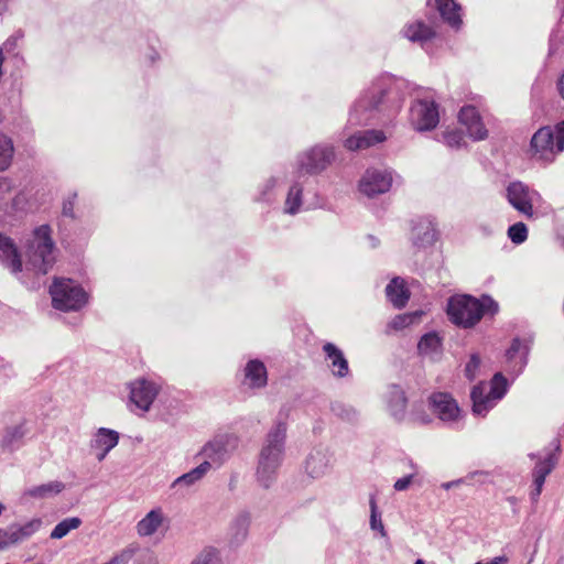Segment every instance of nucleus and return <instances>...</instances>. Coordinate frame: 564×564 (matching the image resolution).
Segmentation results:
<instances>
[{"label": "nucleus", "mask_w": 564, "mask_h": 564, "mask_svg": "<svg viewBox=\"0 0 564 564\" xmlns=\"http://www.w3.org/2000/svg\"><path fill=\"white\" fill-rule=\"evenodd\" d=\"M528 356L529 346L523 344L520 338H513L506 351L508 370L514 376L520 375L528 364Z\"/></svg>", "instance_id": "18"}, {"label": "nucleus", "mask_w": 564, "mask_h": 564, "mask_svg": "<svg viewBox=\"0 0 564 564\" xmlns=\"http://www.w3.org/2000/svg\"><path fill=\"white\" fill-rule=\"evenodd\" d=\"M93 449L97 452L96 458L98 459V462H102L106 458V456L108 455V453L110 452V451H105L102 448H93Z\"/></svg>", "instance_id": "53"}, {"label": "nucleus", "mask_w": 564, "mask_h": 564, "mask_svg": "<svg viewBox=\"0 0 564 564\" xmlns=\"http://www.w3.org/2000/svg\"><path fill=\"white\" fill-rule=\"evenodd\" d=\"M251 518L247 511H240L231 521L229 527V536L232 544L242 543L249 531Z\"/></svg>", "instance_id": "26"}, {"label": "nucleus", "mask_w": 564, "mask_h": 564, "mask_svg": "<svg viewBox=\"0 0 564 564\" xmlns=\"http://www.w3.org/2000/svg\"><path fill=\"white\" fill-rule=\"evenodd\" d=\"M40 527L41 520L33 519L25 524L13 523L6 529H0V550L30 538Z\"/></svg>", "instance_id": "13"}, {"label": "nucleus", "mask_w": 564, "mask_h": 564, "mask_svg": "<svg viewBox=\"0 0 564 564\" xmlns=\"http://www.w3.org/2000/svg\"><path fill=\"white\" fill-rule=\"evenodd\" d=\"M326 359L330 362L332 373L336 378H345L349 375V365L344 352L333 343L323 346Z\"/></svg>", "instance_id": "23"}, {"label": "nucleus", "mask_w": 564, "mask_h": 564, "mask_svg": "<svg viewBox=\"0 0 564 564\" xmlns=\"http://www.w3.org/2000/svg\"><path fill=\"white\" fill-rule=\"evenodd\" d=\"M384 139V133L380 130H359L349 135L344 145L350 151H357L381 143Z\"/></svg>", "instance_id": "20"}, {"label": "nucleus", "mask_w": 564, "mask_h": 564, "mask_svg": "<svg viewBox=\"0 0 564 564\" xmlns=\"http://www.w3.org/2000/svg\"><path fill=\"white\" fill-rule=\"evenodd\" d=\"M50 294L53 307L61 311H78L87 302V293L72 279H55Z\"/></svg>", "instance_id": "6"}, {"label": "nucleus", "mask_w": 564, "mask_h": 564, "mask_svg": "<svg viewBox=\"0 0 564 564\" xmlns=\"http://www.w3.org/2000/svg\"><path fill=\"white\" fill-rule=\"evenodd\" d=\"M0 262L13 274L21 272L22 262L13 241L0 234Z\"/></svg>", "instance_id": "24"}, {"label": "nucleus", "mask_w": 564, "mask_h": 564, "mask_svg": "<svg viewBox=\"0 0 564 564\" xmlns=\"http://www.w3.org/2000/svg\"><path fill=\"white\" fill-rule=\"evenodd\" d=\"M435 6L445 22L452 28L459 29L462 19L459 14L460 7L454 0H434Z\"/></svg>", "instance_id": "29"}, {"label": "nucleus", "mask_w": 564, "mask_h": 564, "mask_svg": "<svg viewBox=\"0 0 564 564\" xmlns=\"http://www.w3.org/2000/svg\"><path fill=\"white\" fill-rule=\"evenodd\" d=\"M507 563H508V557L505 555H501V556H496L490 562H487V563L477 562L475 564H507Z\"/></svg>", "instance_id": "52"}, {"label": "nucleus", "mask_w": 564, "mask_h": 564, "mask_svg": "<svg viewBox=\"0 0 564 564\" xmlns=\"http://www.w3.org/2000/svg\"><path fill=\"white\" fill-rule=\"evenodd\" d=\"M410 121L417 131H430L440 121L437 105L433 100L417 99L410 108Z\"/></svg>", "instance_id": "8"}, {"label": "nucleus", "mask_w": 564, "mask_h": 564, "mask_svg": "<svg viewBox=\"0 0 564 564\" xmlns=\"http://www.w3.org/2000/svg\"><path fill=\"white\" fill-rule=\"evenodd\" d=\"M412 479H413V475H408L405 477H402L394 482L393 488L397 491H403L409 488L410 484L412 482Z\"/></svg>", "instance_id": "49"}, {"label": "nucleus", "mask_w": 564, "mask_h": 564, "mask_svg": "<svg viewBox=\"0 0 564 564\" xmlns=\"http://www.w3.org/2000/svg\"><path fill=\"white\" fill-rule=\"evenodd\" d=\"M53 250L54 242L51 238L50 227L47 225L40 226L26 242V269L35 273L46 274L55 261Z\"/></svg>", "instance_id": "4"}, {"label": "nucleus", "mask_w": 564, "mask_h": 564, "mask_svg": "<svg viewBox=\"0 0 564 564\" xmlns=\"http://www.w3.org/2000/svg\"><path fill=\"white\" fill-rule=\"evenodd\" d=\"M335 152L332 147L316 145L297 160L296 177L323 172L334 161Z\"/></svg>", "instance_id": "7"}, {"label": "nucleus", "mask_w": 564, "mask_h": 564, "mask_svg": "<svg viewBox=\"0 0 564 564\" xmlns=\"http://www.w3.org/2000/svg\"><path fill=\"white\" fill-rule=\"evenodd\" d=\"M414 564H424L422 560H417Z\"/></svg>", "instance_id": "59"}, {"label": "nucleus", "mask_w": 564, "mask_h": 564, "mask_svg": "<svg viewBox=\"0 0 564 564\" xmlns=\"http://www.w3.org/2000/svg\"><path fill=\"white\" fill-rule=\"evenodd\" d=\"M235 443L236 440L231 435H217L203 446L197 456H202L203 462H210V467L213 465L220 466L228 458Z\"/></svg>", "instance_id": "11"}, {"label": "nucleus", "mask_w": 564, "mask_h": 564, "mask_svg": "<svg viewBox=\"0 0 564 564\" xmlns=\"http://www.w3.org/2000/svg\"><path fill=\"white\" fill-rule=\"evenodd\" d=\"M163 522L161 509H153L147 513L137 524V532L140 536H150L156 532Z\"/></svg>", "instance_id": "31"}, {"label": "nucleus", "mask_w": 564, "mask_h": 564, "mask_svg": "<svg viewBox=\"0 0 564 564\" xmlns=\"http://www.w3.org/2000/svg\"><path fill=\"white\" fill-rule=\"evenodd\" d=\"M209 469L210 462H202L197 467L176 478L172 484V488L191 487L200 480Z\"/></svg>", "instance_id": "32"}, {"label": "nucleus", "mask_w": 564, "mask_h": 564, "mask_svg": "<svg viewBox=\"0 0 564 564\" xmlns=\"http://www.w3.org/2000/svg\"><path fill=\"white\" fill-rule=\"evenodd\" d=\"M276 184V180L274 177H270L265 184H264V188L263 191L261 192V195L259 197L260 200H268V197H267V194L269 191H271Z\"/></svg>", "instance_id": "51"}, {"label": "nucleus", "mask_w": 564, "mask_h": 564, "mask_svg": "<svg viewBox=\"0 0 564 564\" xmlns=\"http://www.w3.org/2000/svg\"><path fill=\"white\" fill-rule=\"evenodd\" d=\"M129 545L137 546V551L134 553L135 560L134 564H156V557L154 552L148 547H141L139 543H130Z\"/></svg>", "instance_id": "42"}, {"label": "nucleus", "mask_w": 564, "mask_h": 564, "mask_svg": "<svg viewBox=\"0 0 564 564\" xmlns=\"http://www.w3.org/2000/svg\"><path fill=\"white\" fill-rule=\"evenodd\" d=\"M443 138L451 148H459L464 141L463 132L459 130H447L444 132Z\"/></svg>", "instance_id": "44"}, {"label": "nucleus", "mask_w": 564, "mask_h": 564, "mask_svg": "<svg viewBox=\"0 0 564 564\" xmlns=\"http://www.w3.org/2000/svg\"><path fill=\"white\" fill-rule=\"evenodd\" d=\"M557 88H558L560 95L564 99V74L560 77V79L557 82Z\"/></svg>", "instance_id": "54"}, {"label": "nucleus", "mask_w": 564, "mask_h": 564, "mask_svg": "<svg viewBox=\"0 0 564 564\" xmlns=\"http://www.w3.org/2000/svg\"><path fill=\"white\" fill-rule=\"evenodd\" d=\"M551 445L553 446V451L549 452L543 459H540L534 469H533V477H534V486H535V492H533L534 496H540L542 491V487L545 482V478L551 471L554 469L555 465L557 464V453L560 452L561 444L558 440H554Z\"/></svg>", "instance_id": "15"}, {"label": "nucleus", "mask_w": 564, "mask_h": 564, "mask_svg": "<svg viewBox=\"0 0 564 564\" xmlns=\"http://www.w3.org/2000/svg\"><path fill=\"white\" fill-rule=\"evenodd\" d=\"M330 454L327 449L315 448L305 462V470L312 478L324 476L330 467Z\"/></svg>", "instance_id": "22"}, {"label": "nucleus", "mask_w": 564, "mask_h": 564, "mask_svg": "<svg viewBox=\"0 0 564 564\" xmlns=\"http://www.w3.org/2000/svg\"><path fill=\"white\" fill-rule=\"evenodd\" d=\"M7 10V0H0V14Z\"/></svg>", "instance_id": "57"}, {"label": "nucleus", "mask_w": 564, "mask_h": 564, "mask_svg": "<svg viewBox=\"0 0 564 564\" xmlns=\"http://www.w3.org/2000/svg\"><path fill=\"white\" fill-rule=\"evenodd\" d=\"M301 178L296 177L293 185L290 187L286 200H285V212L294 215L299 212L302 204V192L303 187L300 182Z\"/></svg>", "instance_id": "35"}, {"label": "nucleus", "mask_w": 564, "mask_h": 564, "mask_svg": "<svg viewBox=\"0 0 564 564\" xmlns=\"http://www.w3.org/2000/svg\"><path fill=\"white\" fill-rule=\"evenodd\" d=\"M13 187L14 184L10 178L0 176V197H3L6 194L11 192Z\"/></svg>", "instance_id": "50"}, {"label": "nucleus", "mask_w": 564, "mask_h": 564, "mask_svg": "<svg viewBox=\"0 0 564 564\" xmlns=\"http://www.w3.org/2000/svg\"><path fill=\"white\" fill-rule=\"evenodd\" d=\"M498 311L499 305L491 296L482 295L477 299L468 294L451 296L446 308L449 321L463 328H471L486 314L494 316Z\"/></svg>", "instance_id": "3"}, {"label": "nucleus", "mask_w": 564, "mask_h": 564, "mask_svg": "<svg viewBox=\"0 0 564 564\" xmlns=\"http://www.w3.org/2000/svg\"><path fill=\"white\" fill-rule=\"evenodd\" d=\"M386 294L388 300L397 308H402L406 305L410 299V292L405 286L403 279L395 276L393 278L386 288Z\"/></svg>", "instance_id": "25"}, {"label": "nucleus", "mask_w": 564, "mask_h": 564, "mask_svg": "<svg viewBox=\"0 0 564 564\" xmlns=\"http://www.w3.org/2000/svg\"><path fill=\"white\" fill-rule=\"evenodd\" d=\"M119 433L115 430L107 427H100L94 434L90 441V448H102L105 451H111L118 445Z\"/></svg>", "instance_id": "30"}, {"label": "nucleus", "mask_w": 564, "mask_h": 564, "mask_svg": "<svg viewBox=\"0 0 564 564\" xmlns=\"http://www.w3.org/2000/svg\"><path fill=\"white\" fill-rule=\"evenodd\" d=\"M442 346L441 338L436 333H427L423 335L417 344L421 355H432L440 351Z\"/></svg>", "instance_id": "38"}, {"label": "nucleus", "mask_w": 564, "mask_h": 564, "mask_svg": "<svg viewBox=\"0 0 564 564\" xmlns=\"http://www.w3.org/2000/svg\"><path fill=\"white\" fill-rule=\"evenodd\" d=\"M530 151L536 160L551 162L562 151H557L554 130L551 127L540 128L531 138Z\"/></svg>", "instance_id": "9"}, {"label": "nucleus", "mask_w": 564, "mask_h": 564, "mask_svg": "<svg viewBox=\"0 0 564 564\" xmlns=\"http://www.w3.org/2000/svg\"><path fill=\"white\" fill-rule=\"evenodd\" d=\"M430 404L442 421H455L459 416L460 410L457 402L446 392L433 393L430 397Z\"/></svg>", "instance_id": "16"}, {"label": "nucleus", "mask_w": 564, "mask_h": 564, "mask_svg": "<svg viewBox=\"0 0 564 564\" xmlns=\"http://www.w3.org/2000/svg\"><path fill=\"white\" fill-rule=\"evenodd\" d=\"M82 524V520L77 517L66 518L55 525L51 532V539H62L72 530L77 529Z\"/></svg>", "instance_id": "39"}, {"label": "nucleus", "mask_w": 564, "mask_h": 564, "mask_svg": "<svg viewBox=\"0 0 564 564\" xmlns=\"http://www.w3.org/2000/svg\"><path fill=\"white\" fill-rule=\"evenodd\" d=\"M330 411L337 419L344 422L355 423L358 421V411L352 405L346 404L341 401L332 402Z\"/></svg>", "instance_id": "36"}, {"label": "nucleus", "mask_w": 564, "mask_h": 564, "mask_svg": "<svg viewBox=\"0 0 564 564\" xmlns=\"http://www.w3.org/2000/svg\"><path fill=\"white\" fill-rule=\"evenodd\" d=\"M245 378L251 388H263L268 382L267 368L259 359L248 361L245 367Z\"/></svg>", "instance_id": "27"}, {"label": "nucleus", "mask_w": 564, "mask_h": 564, "mask_svg": "<svg viewBox=\"0 0 564 564\" xmlns=\"http://www.w3.org/2000/svg\"><path fill=\"white\" fill-rule=\"evenodd\" d=\"M192 564H216V554L213 550L203 551Z\"/></svg>", "instance_id": "45"}, {"label": "nucleus", "mask_w": 564, "mask_h": 564, "mask_svg": "<svg viewBox=\"0 0 564 564\" xmlns=\"http://www.w3.org/2000/svg\"><path fill=\"white\" fill-rule=\"evenodd\" d=\"M14 42L15 40L13 39H9L6 43H4V46L8 48V47H12L14 45Z\"/></svg>", "instance_id": "58"}, {"label": "nucleus", "mask_w": 564, "mask_h": 564, "mask_svg": "<svg viewBox=\"0 0 564 564\" xmlns=\"http://www.w3.org/2000/svg\"><path fill=\"white\" fill-rule=\"evenodd\" d=\"M286 423L278 420L269 431L259 453L257 479L259 484L269 488L276 478L285 452Z\"/></svg>", "instance_id": "2"}, {"label": "nucleus", "mask_w": 564, "mask_h": 564, "mask_svg": "<svg viewBox=\"0 0 564 564\" xmlns=\"http://www.w3.org/2000/svg\"><path fill=\"white\" fill-rule=\"evenodd\" d=\"M369 507H370V529L373 531H378L381 536H386L387 532L384 525L381 520V513L378 510L376 496L371 495L369 498Z\"/></svg>", "instance_id": "40"}, {"label": "nucleus", "mask_w": 564, "mask_h": 564, "mask_svg": "<svg viewBox=\"0 0 564 564\" xmlns=\"http://www.w3.org/2000/svg\"><path fill=\"white\" fill-rule=\"evenodd\" d=\"M413 245L420 248L432 246L437 240L436 225L430 218H420L412 228Z\"/></svg>", "instance_id": "19"}, {"label": "nucleus", "mask_w": 564, "mask_h": 564, "mask_svg": "<svg viewBox=\"0 0 564 564\" xmlns=\"http://www.w3.org/2000/svg\"><path fill=\"white\" fill-rule=\"evenodd\" d=\"M77 197L76 193H73L63 203V215L66 217L74 218V203Z\"/></svg>", "instance_id": "46"}, {"label": "nucleus", "mask_w": 564, "mask_h": 564, "mask_svg": "<svg viewBox=\"0 0 564 564\" xmlns=\"http://www.w3.org/2000/svg\"><path fill=\"white\" fill-rule=\"evenodd\" d=\"M159 392L155 383L138 379L130 383V400L141 410L148 411Z\"/></svg>", "instance_id": "14"}, {"label": "nucleus", "mask_w": 564, "mask_h": 564, "mask_svg": "<svg viewBox=\"0 0 564 564\" xmlns=\"http://www.w3.org/2000/svg\"><path fill=\"white\" fill-rule=\"evenodd\" d=\"M459 122L466 127L467 132L474 140H484L488 135L480 115L474 106H465L458 113Z\"/></svg>", "instance_id": "17"}, {"label": "nucleus", "mask_w": 564, "mask_h": 564, "mask_svg": "<svg viewBox=\"0 0 564 564\" xmlns=\"http://www.w3.org/2000/svg\"><path fill=\"white\" fill-rule=\"evenodd\" d=\"M405 83L382 75L361 93L349 111L348 124L368 126L390 121L402 108Z\"/></svg>", "instance_id": "1"}, {"label": "nucleus", "mask_w": 564, "mask_h": 564, "mask_svg": "<svg viewBox=\"0 0 564 564\" xmlns=\"http://www.w3.org/2000/svg\"><path fill=\"white\" fill-rule=\"evenodd\" d=\"M404 36L412 42H419L421 44L431 40L435 33L434 31L421 21L409 24L404 31Z\"/></svg>", "instance_id": "33"}, {"label": "nucleus", "mask_w": 564, "mask_h": 564, "mask_svg": "<svg viewBox=\"0 0 564 564\" xmlns=\"http://www.w3.org/2000/svg\"><path fill=\"white\" fill-rule=\"evenodd\" d=\"M508 237L516 245L523 243L528 238V228L525 224L519 221L511 225L508 228Z\"/></svg>", "instance_id": "41"}, {"label": "nucleus", "mask_w": 564, "mask_h": 564, "mask_svg": "<svg viewBox=\"0 0 564 564\" xmlns=\"http://www.w3.org/2000/svg\"><path fill=\"white\" fill-rule=\"evenodd\" d=\"M481 360L478 354H473L465 366V377L469 381H474L479 372Z\"/></svg>", "instance_id": "43"}, {"label": "nucleus", "mask_w": 564, "mask_h": 564, "mask_svg": "<svg viewBox=\"0 0 564 564\" xmlns=\"http://www.w3.org/2000/svg\"><path fill=\"white\" fill-rule=\"evenodd\" d=\"M413 317L411 315H399L391 322V326L394 329H401L412 323Z\"/></svg>", "instance_id": "47"}, {"label": "nucleus", "mask_w": 564, "mask_h": 564, "mask_svg": "<svg viewBox=\"0 0 564 564\" xmlns=\"http://www.w3.org/2000/svg\"><path fill=\"white\" fill-rule=\"evenodd\" d=\"M26 422L7 426L3 431L0 446L3 452L13 453L23 445V438L28 434Z\"/></svg>", "instance_id": "21"}, {"label": "nucleus", "mask_w": 564, "mask_h": 564, "mask_svg": "<svg viewBox=\"0 0 564 564\" xmlns=\"http://www.w3.org/2000/svg\"><path fill=\"white\" fill-rule=\"evenodd\" d=\"M538 196V192L519 181L510 183L507 187L509 204L528 218L534 216L533 203Z\"/></svg>", "instance_id": "10"}, {"label": "nucleus", "mask_w": 564, "mask_h": 564, "mask_svg": "<svg viewBox=\"0 0 564 564\" xmlns=\"http://www.w3.org/2000/svg\"><path fill=\"white\" fill-rule=\"evenodd\" d=\"M460 482V480H453V481H448V482H445L443 484L442 486L445 488V489H449L454 486H457L458 484Z\"/></svg>", "instance_id": "55"}, {"label": "nucleus", "mask_w": 564, "mask_h": 564, "mask_svg": "<svg viewBox=\"0 0 564 564\" xmlns=\"http://www.w3.org/2000/svg\"><path fill=\"white\" fill-rule=\"evenodd\" d=\"M14 154L12 139L6 133L0 132V172L9 169Z\"/></svg>", "instance_id": "37"}, {"label": "nucleus", "mask_w": 564, "mask_h": 564, "mask_svg": "<svg viewBox=\"0 0 564 564\" xmlns=\"http://www.w3.org/2000/svg\"><path fill=\"white\" fill-rule=\"evenodd\" d=\"M368 239L370 240L372 248H376L379 245V240L377 238H375L373 236H369Z\"/></svg>", "instance_id": "56"}, {"label": "nucleus", "mask_w": 564, "mask_h": 564, "mask_svg": "<svg viewBox=\"0 0 564 564\" xmlns=\"http://www.w3.org/2000/svg\"><path fill=\"white\" fill-rule=\"evenodd\" d=\"M388 406L391 415L400 421L406 409V397L401 387L391 384L388 390Z\"/></svg>", "instance_id": "28"}, {"label": "nucleus", "mask_w": 564, "mask_h": 564, "mask_svg": "<svg viewBox=\"0 0 564 564\" xmlns=\"http://www.w3.org/2000/svg\"><path fill=\"white\" fill-rule=\"evenodd\" d=\"M392 185V173L388 170L368 169L359 182V189L368 197L387 193Z\"/></svg>", "instance_id": "12"}, {"label": "nucleus", "mask_w": 564, "mask_h": 564, "mask_svg": "<svg viewBox=\"0 0 564 564\" xmlns=\"http://www.w3.org/2000/svg\"><path fill=\"white\" fill-rule=\"evenodd\" d=\"M554 133L557 142V151H564V120L556 124Z\"/></svg>", "instance_id": "48"}, {"label": "nucleus", "mask_w": 564, "mask_h": 564, "mask_svg": "<svg viewBox=\"0 0 564 564\" xmlns=\"http://www.w3.org/2000/svg\"><path fill=\"white\" fill-rule=\"evenodd\" d=\"M64 488L65 485L62 481L55 480L29 488L24 495L35 499H43L58 495Z\"/></svg>", "instance_id": "34"}, {"label": "nucleus", "mask_w": 564, "mask_h": 564, "mask_svg": "<svg viewBox=\"0 0 564 564\" xmlns=\"http://www.w3.org/2000/svg\"><path fill=\"white\" fill-rule=\"evenodd\" d=\"M486 383L480 382L471 389L470 400L475 415L485 416L496 402L505 397L508 391V380L501 372H497L490 381L488 393H486Z\"/></svg>", "instance_id": "5"}]
</instances>
